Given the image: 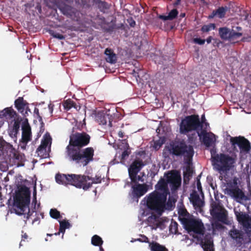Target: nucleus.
I'll list each match as a JSON object with an SVG mask.
<instances>
[{
    "label": "nucleus",
    "instance_id": "f257e3e1",
    "mask_svg": "<svg viewBox=\"0 0 251 251\" xmlns=\"http://www.w3.org/2000/svg\"><path fill=\"white\" fill-rule=\"evenodd\" d=\"M90 138V136L85 132L70 135L69 145L66 148V158L70 162L84 167L93 161L94 149L92 147L82 149L89 144Z\"/></svg>",
    "mask_w": 251,
    "mask_h": 251
},
{
    "label": "nucleus",
    "instance_id": "f03ea898",
    "mask_svg": "<svg viewBox=\"0 0 251 251\" xmlns=\"http://www.w3.org/2000/svg\"><path fill=\"white\" fill-rule=\"evenodd\" d=\"M184 228L188 232L197 234L194 236L204 251H215L213 240L210 235H204L205 228L201 220L194 218H185L183 220Z\"/></svg>",
    "mask_w": 251,
    "mask_h": 251
},
{
    "label": "nucleus",
    "instance_id": "7ed1b4c3",
    "mask_svg": "<svg viewBox=\"0 0 251 251\" xmlns=\"http://www.w3.org/2000/svg\"><path fill=\"white\" fill-rule=\"evenodd\" d=\"M30 202V191L25 186H22L19 191L16 193L14 198V210L18 215H25V217L27 220L35 212V204L34 209L30 211L29 208Z\"/></svg>",
    "mask_w": 251,
    "mask_h": 251
},
{
    "label": "nucleus",
    "instance_id": "20e7f679",
    "mask_svg": "<svg viewBox=\"0 0 251 251\" xmlns=\"http://www.w3.org/2000/svg\"><path fill=\"white\" fill-rule=\"evenodd\" d=\"M144 199L146 200V206L148 209L159 215H162L167 197L160 194L159 192L157 191H154L146 196Z\"/></svg>",
    "mask_w": 251,
    "mask_h": 251
},
{
    "label": "nucleus",
    "instance_id": "39448f33",
    "mask_svg": "<svg viewBox=\"0 0 251 251\" xmlns=\"http://www.w3.org/2000/svg\"><path fill=\"white\" fill-rule=\"evenodd\" d=\"M212 162L220 174H226L234 167L235 159L228 154L221 153L212 157Z\"/></svg>",
    "mask_w": 251,
    "mask_h": 251
},
{
    "label": "nucleus",
    "instance_id": "423d86ee",
    "mask_svg": "<svg viewBox=\"0 0 251 251\" xmlns=\"http://www.w3.org/2000/svg\"><path fill=\"white\" fill-rule=\"evenodd\" d=\"M168 183H171L174 186L177 187L180 184V176L176 173H170L167 176V181L164 178H161L155 185V190L159 192L160 194L165 197L170 194L168 187Z\"/></svg>",
    "mask_w": 251,
    "mask_h": 251
},
{
    "label": "nucleus",
    "instance_id": "0eeeda50",
    "mask_svg": "<svg viewBox=\"0 0 251 251\" xmlns=\"http://www.w3.org/2000/svg\"><path fill=\"white\" fill-rule=\"evenodd\" d=\"M170 153L178 156L183 155L188 161H191L194 155L193 148L188 146L183 141L176 142L170 144Z\"/></svg>",
    "mask_w": 251,
    "mask_h": 251
},
{
    "label": "nucleus",
    "instance_id": "6e6552de",
    "mask_svg": "<svg viewBox=\"0 0 251 251\" xmlns=\"http://www.w3.org/2000/svg\"><path fill=\"white\" fill-rule=\"evenodd\" d=\"M201 125L199 116L193 114L186 116L181 120L179 125L180 133L186 134L192 131H200Z\"/></svg>",
    "mask_w": 251,
    "mask_h": 251
},
{
    "label": "nucleus",
    "instance_id": "1a4fd4ad",
    "mask_svg": "<svg viewBox=\"0 0 251 251\" xmlns=\"http://www.w3.org/2000/svg\"><path fill=\"white\" fill-rule=\"evenodd\" d=\"M69 184L73 185L77 188H82L87 190L91 187V183L88 182L91 178L89 176L81 175H69Z\"/></svg>",
    "mask_w": 251,
    "mask_h": 251
},
{
    "label": "nucleus",
    "instance_id": "9d476101",
    "mask_svg": "<svg viewBox=\"0 0 251 251\" xmlns=\"http://www.w3.org/2000/svg\"><path fill=\"white\" fill-rule=\"evenodd\" d=\"M227 194L234 198L237 202H241V201L247 200V196L243 191L237 186V180L234 179L233 181L227 182Z\"/></svg>",
    "mask_w": 251,
    "mask_h": 251
},
{
    "label": "nucleus",
    "instance_id": "9b49d317",
    "mask_svg": "<svg viewBox=\"0 0 251 251\" xmlns=\"http://www.w3.org/2000/svg\"><path fill=\"white\" fill-rule=\"evenodd\" d=\"M230 142L234 148L237 146L241 153H248L251 149L250 142L243 136L230 137Z\"/></svg>",
    "mask_w": 251,
    "mask_h": 251
},
{
    "label": "nucleus",
    "instance_id": "f8f14e48",
    "mask_svg": "<svg viewBox=\"0 0 251 251\" xmlns=\"http://www.w3.org/2000/svg\"><path fill=\"white\" fill-rule=\"evenodd\" d=\"M131 197L133 201L138 202L139 199L145 195L148 190L146 184H136L131 187Z\"/></svg>",
    "mask_w": 251,
    "mask_h": 251
},
{
    "label": "nucleus",
    "instance_id": "ddd939ff",
    "mask_svg": "<svg viewBox=\"0 0 251 251\" xmlns=\"http://www.w3.org/2000/svg\"><path fill=\"white\" fill-rule=\"evenodd\" d=\"M145 165V164L143 160L140 157L136 156L128 169L130 178L134 179L136 176Z\"/></svg>",
    "mask_w": 251,
    "mask_h": 251
},
{
    "label": "nucleus",
    "instance_id": "4468645a",
    "mask_svg": "<svg viewBox=\"0 0 251 251\" xmlns=\"http://www.w3.org/2000/svg\"><path fill=\"white\" fill-rule=\"evenodd\" d=\"M22 138L20 140L21 148L25 149L27 143L31 140L32 133L31 127L27 122H24L22 126Z\"/></svg>",
    "mask_w": 251,
    "mask_h": 251
},
{
    "label": "nucleus",
    "instance_id": "2eb2a0df",
    "mask_svg": "<svg viewBox=\"0 0 251 251\" xmlns=\"http://www.w3.org/2000/svg\"><path fill=\"white\" fill-rule=\"evenodd\" d=\"M229 236L232 239L236 246L240 247L244 241V233L240 230L235 228L231 229L229 231Z\"/></svg>",
    "mask_w": 251,
    "mask_h": 251
},
{
    "label": "nucleus",
    "instance_id": "dca6fc26",
    "mask_svg": "<svg viewBox=\"0 0 251 251\" xmlns=\"http://www.w3.org/2000/svg\"><path fill=\"white\" fill-rule=\"evenodd\" d=\"M197 133L200 140H202V142L206 147H209L212 145L214 143L213 137H215L213 133L206 132L205 130H203V132L198 131Z\"/></svg>",
    "mask_w": 251,
    "mask_h": 251
},
{
    "label": "nucleus",
    "instance_id": "f3484780",
    "mask_svg": "<svg viewBox=\"0 0 251 251\" xmlns=\"http://www.w3.org/2000/svg\"><path fill=\"white\" fill-rule=\"evenodd\" d=\"M189 200L194 208L197 210H201L204 205V201L200 198L199 195L196 191H194L190 194Z\"/></svg>",
    "mask_w": 251,
    "mask_h": 251
},
{
    "label": "nucleus",
    "instance_id": "a211bd4d",
    "mask_svg": "<svg viewBox=\"0 0 251 251\" xmlns=\"http://www.w3.org/2000/svg\"><path fill=\"white\" fill-rule=\"evenodd\" d=\"M228 10L227 6H221L218 8L213 10V11L208 16V19H212L215 17L219 19H223L225 17L226 13Z\"/></svg>",
    "mask_w": 251,
    "mask_h": 251
},
{
    "label": "nucleus",
    "instance_id": "6ab92c4d",
    "mask_svg": "<svg viewBox=\"0 0 251 251\" xmlns=\"http://www.w3.org/2000/svg\"><path fill=\"white\" fill-rule=\"evenodd\" d=\"M213 218L217 220L218 221L221 222L222 223L228 225L229 221L228 219L227 211L225 209H223L218 213L214 214Z\"/></svg>",
    "mask_w": 251,
    "mask_h": 251
},
{
    "label": "nucleus",
    "instance_id": "aec40b11",
    "mask_svg": "<svg viewBox=\"0 0 251 251\" xmlns=\"http://www.w3.org/2000/svg\"><path fill=\"white\" fill-rule=\"evenodd\" d=\"M15 107L19 112L23 113L25 109L28 108V103L23 97H19L14 102Z\"/></svg>",
    "mask_w": 251,
    "mask_h": 251
},
{
    "label": "nucleus",
    "instance_id": "412c9836",
    "mask_svg": "<svg viewBox=\"0 0 251 251\" xmlns=\"http://www.w3.org/2000/svg\"><path fill=\"white\" fill-rule=\"evenodd\" d=\"M105 60L110 64H115L117 59V55L113 50L110 48H106L104 51Z\"/></svg>",
    "mask_w": 251,
    "mask_h": 251
},
{
    "label": "nucleus",
    "instance_id": "4be33fe9",
    "mask_svg": "<svg viewBox=\"0 0 251 251\" xmlns=\"http://www.w3.org/2000/svg\"><path fill=\"white\" fill-rule=\"evenodd\" d=\"M13 122V125L9 128L8 133L12 138H16L20 129V121L18 119H14Z\"/></svg>",
    "mask_w": 251,
    "mask_h": 251
},
{
    "label": "nucleus",
    "instance_id": "5701e85b",
    "mask_svg": "<svg viewBox=\"0 0 251 251\" xmlns=\"http://www.w3.org/2000/svg\"><path fill=\"white\" fill-rule=\"evenodd\" d=\"M16 115V112L11 108L7 107L5 108L2 111H0V123H1V125L3 124V119L4 117H8L9 118H14Z\"/></svg>",
    "mask_w": 251,
    "mask_h": 251
},
{
    "label": "nucleus",
    "instance_id": "b1692460",
    "mask_svg": "<svg viewBox=\"0 0 251 251\" xmlns=\"http://www.w3.org/2000/svg\"><path fill=\"white\" fill-rule=\"evenodd\" d=\"M58 8L64 15L67 16L72 17L75 14V8L66 4L64 3L60 5Z\"/></svg>",
    "mask_w": 251,
    "mask_h": 251
},
{
    "label": "nucleus",
    "instance_id": "393cba45",
    "mask_svg": "<svg viewBox=\"0 0 251 251\" xmlns=\"http://www.w3.org/2000/svg\"><path fill=\"white\" fill-rule=\"evenodd\" d=\"M92 2L102 12H105V11L109 8L107 3L104 1H102L101 0H92Z\"/></svg>",
    "mask_w": 251,
    "mask_h": 251
},
{
    "label": "nucleus",
    "instance_id": "a878e982",
    "mask_svg": "<svg viewBox=\"0 0 251 251\" xmlns=\"http://www.w3.org/2000/svg\"><path fill=\"white\" fill-rule=\"evenodd\" d=\"M69 175L57 174L55 176L56 182L61 184H69Z\"/></svg>",
    "mask_w": 251,
    "mask_h": 251
},
{
    "label": "nucleus",
    "instance_id": "bb28decb",
    "mask_svg": "<svg viewBox=\"0 0 251 251\" xmlns=\"http://www.w3.org/2000/svg\"><path fill=\"white\" fill-rule=\"evenodd\" d=\"M230 30L226 27H220L219 29V34L220 37L225 40H228L229 38Z\"/></svg>",
    "mask_w": 251,
    "mask_h": 251
},
{
    "label": "nucleus",
    "instance_id": "cd10ccee",
    "mask_svg": "<svg viewBox=\"0 0 251 251\" xmlns=\"http://www.w3.org/2000/svg\"><path fill=\"white\" fill-rule=\"evenodd\" d=\"M234 212L237 220L240 223H242L249 217V216L247 214L240 211V210H237L236 209H234Z\"/></svg>",
    "mask_w": 251,
    "mask_h": 251
},
{
    "label": "nucleus",
    "instance_id": "c85d7f7f",
    "mask_svg": "<svg viewBox=\"0 0 251 251\" xmlns=\"http://www.w3.org/2000/svg\"><path fill=\"white\" fill-rule=\"evenodd\" d=\"M97 121L100 125H104L107 124V121H109V124H111L108 115L98 114L97 117Z\"/></svg>",
    "mask_w": 251,
    "mask_h": 251
},
{
    "label": "nucleus",
    "instance_id": "c756f323",
    "mask_svg": "<svg viewBox=\"0 0 251 251\" xmlns=\"http://www.w3.org/2000/svg\"><path fill=\"white\" fill-rule=\"evenodd\" d=\"M150 247L151 251H168L165 247L157 242H152L150 244Z\"/></svg>",
    "mask_w": 251,
    "mask_h": 251
},
{
    "label": "nucleus",
    "instance_id": "7c9ffc66",
    "mask_svg": "<svg viewBox=\"0 0 251 251\" xmlns=\"http://www.w3.org/2000/svg\"><path fill=\"white\" fill-rule=\"evenodd\" d=\"M51 138L49 134H46L44 137V139L41 141V145L39 146V149L46 148L49 144H51Z\"/></svg>",
    "mask_w": 251,
    "mask_h": 251
},
{
    "label": "nucleus",
    "instance_id": "2f4dec72",
    "mask_svg": "<svg viewBox=\"0 0 251 251\" xmlns=\"http://www.w3.org/2000/svg\"><path fill=\"white\" fill-rule=\"evenodd\" d=\"M59 224L60 232H61V233L63 234L62 236V238H63L64 234L65 232V229L66 228H69L71 226V225L68 221H66L65 220L60 221Z\"/></svg>",
    "mask_w": 251,
    "mask_h": 251
},
{
    "label": "nucleus",
    "instance_id": "473e14b6",
    "mask_svg": "<svg viewBox=\"0 0 251 251\" xmlns=\"http://www.w3.org/2000/svg\"><path fill=\"white\" fill-rule=\"evenodd\" d=\"M176 201L172 200L170 198H169L168 201H167L164 202V208L163 209V212L166 210H172L175 207V203Z\"/></svg>",
    "mask_w": 251,
    "mask_h": 251
},
{
    "label": "nucleus",
    "instance_id": "72a5a7b5",
    "mask_svg": "<svg viewBox=\"0 0 251 251\" xmlns=\"http://www.w3.org/2000/svg\"><path fill=\"white\" fill-rule=\"evenodd\" d=\"M223 209L225 208L221 206L219 204L216 203H213L211 205V208L210 210V214L213 217V215H214V214L218 213Z\"/></svg>",
    "mask_w": 251,
    "mask_h": 251
},
{
    "label": "nucleus",
    "instance_id": "f704fd0d",
    "mask_svg": "<svg viewBox=\"0 0 251 251\" xmlns=\"http://www.w3.org/2000/svg\"><path fill=\"white\" fill-rule=\"evenodd\" d=\"M91 243L95 246H101L103 243V241L99 236L95 235L92 237Z\"/></svg>",
    "mask_w": 251,
    "mask_h": 251
},
{
    "label": "nucleus",
    "instance_id": "c9c22d12",
    "mask_svg": "<svg viewBox=\"0 0 251 251\" xmlns=\"http://www.w3.org/2000/svg\"><path fill=\"white\" fill-rule=\"evenodd\" d=\"M242 36V33L240 32H237L234 29L230 31L229 40H235Z\"/></svg>",
    "mask_w": 251,
    "mask_h": 251
},
{
    "label": "nucleus",
    "instance_id": "e433bc0d",
    "mask_svg": "<svg viewBox=\"0 0 251 251\" xmlns=\"http://www.w3.org/2000/svg\"><path fill=\"white\" fill-rule=\"evenodd\" d=\"M63 105L64 107V109L67 110H70L72 107H75L76 108L75 103L70 99L67 100L66 101H65Z\"/></svg>",
    "mask_w": 251,
    "mask_h": 251
},
{
    "label": "nucleus",
    "instance_id": "4c0bfd02",
    "mask_svg": "<svg viewBox=\"0 0 251 251\" xmlns=\"http://www.w3.org/2000/svg\"><path fill=\"white\" fill-rule=\"evenodd\" d=\"M36 153L38 155L42 158H46L48 157L49 154L47 151V149L41 148L39 149V147L36 150Z\"/></svg>",
    "mask_w": 251,
    "mask_h": 251
},
{
    "label": "nucleus",
    "instance_id": "58836bf2",
    "mask_svg": "<svg viewBox=\"0 0 251 251\" xmlns=\"http://www.w3.org/2000/svg\"><path fill=\"white\" fill-rule=\"evenodd\" d=\"M216 28V25L213 23H210L208 25H205L202 26L201 31L204 32H208L211 30L214 29Z\"/></svg>",
    "mask_w": 251,
    "mask_h": 251
},
{
    "label": "nucleus",
    "instance_id": "ea45409f",
    "mask_svg": "<svg viewBox=\"0 0 251 251\" xmlns=\"http://www.w3.org/2000/svg\"><path fill=\"white\" fill-rule=\"evenodd\" d=\"M50 214L51 218L58 219L60 218V213L56 209H51L50 211Z\"/></svg>",
    "mask_w": 251,
    "mask_h": 251
},
{
    "label": "nucleus",
    "instance_id": "a19ab883",
    "mask_svg": "<svg viewBox=\"0 0 251 251\" xmlns=\"http://www.w3.org/2000/svg\"><path fill=\"white\" fill-rule=\"evenodd\" d=\"M177 226L178 224L176 222H172L169 226L170 232L176 234L177 232Z\"/></svg>",
    "mask_w": 251,
    "mask_h": 251
},
{
    "label": "nucleus",
    "instance_id": "79ce46f5",
    "mask_svg": "<svg viewBox=\"0 0 251 251\" xmlns=\"http://www.w3.org/2000/svg\"><path fill=\"white\" fill-rule=\"evenodd\" d=\"M178 14V11L176 9H172L168 14V17L170 21L173 20L176 18Z\"/></svg>",
    "mask_w": 251,
    "mask_h": 251
},
{
    "label": "nucleus",
    "instance_id": "37998d69",
    "mask_svg": "<svg viewBox=\"0 0 251 251\" xmlns=\"http://www.w3.org/2000/svg\"><path fill=\"white\" fill-rule=\"evenodd\" d=\"M164 144V141L162 140L159 139L158 140L155 141L153 142V145L152 146L153 148L155 151H158L162 146V145Z\"/></svg>",
    "mask_w": 251,
    "mask_h": 251
},
{
    "label": "nucleus",
    "instance_id": "c03bdc74",
    "mask_svg": "<svg viewBox=\"0 0 251 251\" xmlns=\"http://www.w3.org/2000/svg\"><path fill=\"white\" fill-rule=\"evenodd\" d=\"M129 154L130 151H129L128 150H125L121 154L120 162L122 163H124L125 160L129 156Z\"/></svg>",
    "mask_w": 251,
    "mask_h": 251
},
{
    "label": "nucleus",
    "instance_id": "a18cd8bd",
    "mask_svg": "<svg viewBox=\"0 0 251 251\" xmlns=\"http://www.w3.org/2000/svg\"><path fill=\"white\" fill-rule=\"evenodd\" d=\"M50 33L53 37L60 40L64 39L65 38L64 35L53 30H50Z\"/></svg>",
    "mask_w": 251,
    "mask_h": 251
},
{
    "label": "nucleus",
    "instance_id": "49530a36",
    "mask_svg": "<svg viewBox=\"0 0 251 251\" xmlns=\"http://www.w3.org/2000/svg\"><path fill=\"white\" fill-rule=\"evenodd\" d=\"M241 224L246 229H251V220L249 219V217L248 218V219H247L244 222H243Z\"/></svg>",
    "mask_w": 251,
    "mask_h": 251
},
{
    "label": "nucleus",
    "instance_id": "de8ad7c7",
    "mask_svg": "<svg viewBox=\"0 0 251 251\" xmlns=\"http://www.w3.org/2000/svg\"><path fill=\"white\" fill-rule=\"evenodd\" d=\"M91 182H89L90 183H91V186L93 183H99L101 181V176H96L95 177H90Z\"/></svg>",
    "mask_w": 251,
    "mask_h": 251
},
{
    "label": "nucleus",
    "instance_id": "09e8293b",
    "mask_svg": "<svg viewBox=\"0 0 251 251\" xmlns=\"http://www.w3.org/2000/svg\"><path fill=\"white\" fill-rule=\"evenodd\" d=\"M212 227L214 229H222L224 226L219 223V221H215L212 224Z\"/></svg>",
    "mask_w": 251,
    "mask_h": 251
},
{
    "label": "nucleus",
    "instance_id": "8fccbe9b",
    "mask_svg": "<svg viewBox=\"0 0 251 251\" xmlns=\"http://www.w3.org/2000/svg\"><path fill=\"white\" fill-rule=\"evenodd\" d=\"M201 123V125L200 126V132H203V130H205L206 132L207 131V128L209 126L208 123L205 122L203 123Z\"/></svg>",
    "mask_w": 251,
    "mask_h": 251
},
{
    "label": "nucleus",
    "instance_id": "3c124183",
    "mask_svg": "<svg viewBox=\"0 0 251 251\" xmlns=\"http://www.w3.org/2000/svg\"><path fill=\"white\" fill-rule=\"evenodd\" d=\"M65 1L68 3H72L74 0H64ZM76 3L80 4L83 6L86 5V0H75Z\"/></svg>",
    "mask_w": 251,
    "mask_h": 251
},
{
    "label": "nucleus",
    "instance_id": "603ef678",
    "mask_svg": "<svg viewBox=\"0 0 251 251\" xmlns=\"http://www.w3.org/2000/svg\"><path fill=\"white\" fill-rule=\"evenodd\" d=\"M193 41L194 43L201 45H203L205 42V40L200 38H194Z\"/></svg>",
    "mask_w": 251,
    "mask_h": 251
},
{
    "label": "nucleus",
    "instance_id": "864d4df0",
    "mask_svg": "<svg viewBox=\"0 0 251 251\" xmlns=\"http://www.w3.org/2000/svg\"><path fill=\"white\" fill-rule=\"evenodd\" d=\"M222 44V42H221L219 39H213V45L214 47H220V46L221 44Z\"/></svg>",
    "mask_w": 251,
    "mask_h": 251
},
{
    "label": "nucleus",
    "instance_id": "5fc2aeb1",
    "mask_svg": "<svg viewBox=\"0 0 251 251\" xmlns=\"http://www.w3.org/2000/svg\"><path fill=\"white\" fill-rule=\"evenodd\" d=\"M197 188H198V191L202 195V197H203V194L202 193V186L201 185V183L200 180H198L197 181Z\"/></svg>",
    "mask_w": 251,
    "mask_h": 251
},
{
    "label": "nucleus",
    "instance_id": "6e6d98bb",
    "mask_svg": "<svg viewBox=\"0 0 251 251\" xmlns=\"http://www.w3.org/2000/svg\"><path fill=\"white\" fill-rule=\"evenodd\" d=\"M127 22L129 24V25L131 27L135 26V25H136L135 21L132 18H130L127 19Z\"/></svg>",
    "mask_w": 251,
    "mask_h": 251
},
{
    "label": "nucleus",
    "instance_id": "4d7b16f0",
    "mask_svg": "<svg viewBox=\"0 0 251 251\" xmlns=\"http://www.w3.org/2000/svg\"><path fill=\"white\" fill-rule=\"evenodd\" d=\"M168 17V15L167 16H165V15H158V18L160 19L163 20V21L169 20V19Z\"/></svg>",
    "mask_w": 251,
    "mask_h": 251
},
{
    "label": "nucleus",
    "instance_id": "13d9d810",
    "mask_svg": "<svg viewBox=\"0 0 251 251\" xmlns=\"http://www.w3.org/2000/svg\"><path fill=\"white\" fill-rule=\"evenodd\" d=\"M141 179V177L139 176H137V175L136 176V177L134 179H130L131 181L133 183H137L138 181L140 180Z\"/></svg>",
    "mask_w": 251,
    "mask_h": 251
},
{
    "label": "nucleus",
    "instance_id": "bf43d9fd",
    "mask_svg": "<svg viewBox=\"0 0 251 251\" xmlns=\"http://www.w3.org/2000/svg\"><path fill=\"white\" fill-rule=\"evenodd\" d=\"M201 2L205 6H208L210 3V0H201Z\"/></svg>",
    "mask_w": 251,
    "mask_h": 251
},
{
    "label": "nucleus",
    "instance_id": "052dcab7",
    "mask_svg": "<svg viewBox=\"0 0 251 251\" xmlns=\"http://www.w3.org/2000/svg\"><path fill=\"white\" fill-rule=\"evenodd\" d=\"M28 238V235L26 233H25L23 235H22V241H25V239H27ZM22 242H20V247L22 246V243H21Z\"/></svg>",
    "mask_w": 251,
    "mask_h": 251
},
{
    "label": "nucleus",
    "instance_id": "680f3d73",
    "mask_svg": "<svg viewBox=\"0 0 251 251\" xmlns=\"http://www.w3.org/2000/svg\"><path fill=\"white\" fill-rule=\"evenodd\" d=\"M118 134V136L120 138H123L125 136V133L122 130L119 131Z\"/></svg>",
    "mask_w": 251,
    "mask_h": 251
},
{
    "label": "nucleus",
    "instance_id": "e2e57ef3",
    "mask_svg": "<svg viewBox=\"0 0 251 251\" xmlns=\"http://www.w3.org/2000/svg\"><path fill=\"white\" fill-rule=\"evenodd\" d=\"M182 0H176V1L174 3V6L175 7L177 6L178 5L180 4Z\"/></svg>",
    "mask_w": 251,
    "mask_h": 251
},
{
    "label": "nucleus",
    "instance_id": "0e129e2a",
    "mask_svg": "<svg viewBox=\"0 0 251 251\" xmlns=\"http://www.w3.org/2000/svg\"><path fill=\"white\" fill-rule=\"evenodd\" d=\"M40 221V218L38 217H37L35 218H34V220H33L32 224H33L34 223H35L36 222H38V223L39 224Z\"/></svg>",
    "mask_w": 251,
    "mask_h": 251
},
{
    "label": "nucleus",
    "instance_id": "69168bd1",
    "mask_svg": "<svg viewBox=\"0 0 251 251\" xmlns=\"http://www.w3.org/2000/svg\"><path fill=\"white\" fill-rule=\"evenodd\" d=\"M212 40V37L210 36H209L207 39L206 40H205L206 41V42L207 43V44H209L211 42V41Z\"/></svg>",
    "mask_w": 251,
    "mask_h": 251
},
{
    "label": "nucleus",
    "instance_id": "338daca9",
    "mask_svg": "<svg viewBox=\"0 0 251 251\" xmlns=\"http://www.w3.org/2000/svg\"><path fill=\"white\" fill-rule=\"evenodd\" d=\"M206 122V119L205 118L204 115H203L201 117V121L200 120V122H201V123H203Z\"/></svg>",
    "mask_w": 251,
    "mask_h": 251
},
{
    "label": "nucleus",
    "instance_id": "774afa93",
    "mask_svg": "<svg viewBox=\"0 0 251 251\" xmlns=\"http://www.w3.org/2000/svg\"><path fill=\"white\" fill-rule=\"evenodd\" d=\"M99 20H100L101 24H104L105 23V18L104 17L100 18Z\"/></svg>",
    "mask_w": 251,
    "mask_h": 251
}]
</instances>
